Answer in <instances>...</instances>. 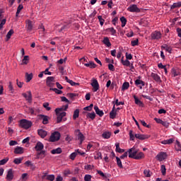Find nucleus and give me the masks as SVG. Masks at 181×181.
<instances>
[{"instance_id": "obj_12", "label": "nucleus", "mask_w": 181, "mask_h": 181, "mask_svg": "<svg viewBox=\"0 0 181 181\" xmlns=\"http://www.w3.org/2000/svg\"><path fill=\"white\" fill-rule=\"evenodd\" d=\"M46 84L48 87H53V86H54V77L48 76L47 78Z\"/></svg>"}, {"instance_id": "obj_31", "label": "nucleus", "mask_w": 181, "mask_h": 181, "mask_svg": "<svg viewBox=\"0 0 181 181\" xmlns=\"http://www.w3.org/2000/svg\"><path fill=\"white\" fill-rule=\"evenodd\" d=\"M173 139H169L168 140H163L161 141L163 145H170V144H173Z\"/></svg>"}, {"instance_id": "obj_29", "label": "nucleus", "mask_w": 181, "mask_h": 181, "mask_svg": "<svg viewBox=\"0 0 181 181\" xmlns=\"http://www.w3.org/2000/svg\"><path fill=\"white\" fill-rule=\"evenodd\" d=\"M94 158L95 159H103V156L101 154V152L100 151H95L94 153Z\"/></svg>"}, {"instance_id": "obj_45", "label": "nucleus", "mask_w": 181, "mask_h": 181, "mask_svg": "<svg viewBox=\"0 0 181 181\" xmlns=\"http://www.w3.org/2000/svg\"><path fill=\"white\" fill-rule=\"evenodd\" d=\"M26 82L29 83L32 78H33V75L32 74H26Z\"/></svg>"}, {"instance_id": "obj_25", "label": "nucleus", "mask_w": 181, "mask_h": 181, "mask_svg": "<svg viewBox=\"0 0 181 181\" xmlns=\"http://www.w3.org/2000/svg\"><path fill=\"white\" fill-rule=\"evenodd\" d=\"M38 135L41 136V138H45V136L47 135V132L43 129H40L38 130Z\"/></svg>"}, {"instance_id": "obj_33", "label": "nucleus", "mask_w": 181, "mask_h": 181, "mask_svg": "<svg viewBox=\"0 0 181 181\" xmlns=\"http://www.w3.org/2000/svg\"><path fill=\"white\" fill-rule=\"evenodd\" d=\"M128 88H129V82H124L122 84V91H125V90H128Z\"/></svg>"}, {"instance_id": "obj_37", "label": "nucleus", "mask_w": 181, "mask_h": 181, "mask_svg": "<svg viewBox=\"0 0 181 181\" xmlns=\"http://www.w3.org/2000/svg\"><path fill=\"white\" fill-rule=\"evenodd\" d=\"M78 115H80V110L78 109H76L74 112L73 119H77V118H78Z\"/></svg>"}, {"instance_id": "obj_49", "label": "nucleus", "mask_w": 181, "mask_h": 181, "mask_svg": "<svg viewBox=\"0 0 181 181\" xmlns=\"http://www.w3.org/2000/svg\"><path fill=\"white\" fill-rule=\"evenodd\" d=\"M98 21H99V22H100V25L101 26H103L104 22H105V20H104L103 18V16H98Z\"/></svg>"}, {"instance_id": "obj_35", "label": "nucleus", "mask_w": 181, "mask_h": 181, "mask_svg": "<svg viewBox=\"0 0 181 181\" xmlns=\"http://www.w3.org/2000/svg\"><path fill=\"white\" fill-rule=\"evenodd\" d=\"M181 6V1H179L177 3H174L171 7L170 9H176V8H180Z\"/></svg>"}, {"instance_id": "obj_42", "label": "nucleus", "mask_w": 181, "mask_h": 181, "mask_svg": "<svg viewBox=\"0 0 181 181\" xmlns=\"http://www.w3.org/2000/svg\"><path fill=\"white\" fill-rule=\"evenodd\" d=\"M144 175L146 177H151V176H152V173H151V170H144Z\"/></svg>"}, {"instance_id": "obj_21", "label": "nucleus", "mask_w": 181, "mask_h": 181, "mask_svg": "<svg viewBox=\"0 0 181 181\" xmlns=\"http://www.w3.org/2000/svg\"><path fill=\"white\" fill-rule=\"evenodd\" d=\"M112 133L111 132H104L102 134L104 139H110L111 138Z\"/></svg>"}, {"instance_id": "obj_60", "label": "nucleus", "mask_w": 181, "mask_h": 181, "mask_svg": "<svg viewBox=\"0 0 181 181\" xmlns=\"http://www.w3.org/2000/svg\"><path fill=\"white\" fill-rule=\"evenodd\" d=\"M85 181H91V175H86L84 177Z\"/></svg>"}, {"instance_id": "obj_51", "label": "nucleus", "mask_w": 181, "mask_h": 181, "mask_svg": "<svg viewBox=\"0 0 181 181\" xmlns=\"http://www.w3.org/2000/svg\"><path fill=\"white\" fill-rule=\"evenodd\" d=\"M49 90L51 91H54V93H56V94H62V93H63V91H62L61 90H59L56 88H51Z\"/></svg>"}, {"instance_id": "obj_10", "label": "nucleus", "mask_w": 181, "mask_h": 181, "mask_svg": "<svg viewBox=\"0 0 181 181\" xmlns=\"http://www.w3.org/2000/svg\"><path fill=\"white\" fill-rule=\"evenodd\" d=\"M166 158H168V154L165 152H160L157 156H156V158L158 159V160H159V162H162L163 160H165V159H166Z\"/></svg>"}, {"instance_id": "obj_24", "label": "nucleus", "mask_w": 181, "mask_h": 181, "mask_svg": "<svg viewBox=\"0 0 181 181\" xmlns=\"http://www.w3.org/2000/svg\"><path fill=\"white\" fill-rule=\"evenodd\" d=\"M121 63L123 64V66H127V67H129V66H131V62H129L128 59L124 60V57H122Z\"/></svg>"}, {"instance_id": "obj_53", "label": "nucleus", "mask_w": 181, "mask_h": 181, "mask_svg": "<svg viewBox=\"0 0 181 181\" xmlns=\"http://www.w3.org/2000/svg\"><path fill=\"white\" fill-rule=\"evenodd\" d=\"M139 43V40H138V39L132 40L131 42V45L133 47L138 46Z\"/></svg>"}, {"instance_id": "obj_64", "label": "nucleus", "mask_w": 181, "mask_h": 181, "mask_svg": "<svg viewBox=\"0 0 181 181\" xmlns=\"http://www.w3.org/2000/svg\"><path fill=\"white\" fill-rule=\"evenodd\" d=\"M55 181H63V177H62L61 175H57Z\"/></svg>"}, {"instance_id": "obj_63", "label": "nucleus", "mask_w": 181, "mask_h": 181, "mask_svg": "<svg viewBox=\"0 0 181 181\" xmlns=\"http://www.w3.org/2000/svg\"><path fill=\"white\" fill-rule=\"evenodd\" d=\"M176 30H177V33L178 37H181V28H177L176 29Z\"/></svg>"}, {"instance_id": "obj_62", "label": "nucleus", "mask_w": 181, "mask_h": 181, "mask_svg": "<svg viewBox=\"0 0 181 181\" xmlns=\"http://www.w3.org/2000/svg\"><path fill=\"white\" fill-rule=\"evenodd\" d=\"M161 125H163V127H165V128H168L169 127V122L165 121V122H162Z\"/></svg>"}, {"instance_id": "obj_41", "label": "nucleus", "mask_w": 181, "mask_h": 181, "mask_svg": "<svg viewBox=\"0 0 181 181\" xmlns=\"http://www.w3.org/2000/svg\"><path fill=\"white\" fill-rule=\"evenodd\" d=\"M107 32H110L113 36L117 35V30L114 28H110L107 29Z\"/></svg>"}, {"instance_id": "obj_44", "label": "nucleus", "mask_w": 181, "mask_h": 181, "mask_svg": "<svg viewBox=\"0 0 181 181\" xmlns=\"http://www.w3.org/2000/svg\"><path fill=\"white\" fill-rule=\"evenodd\" d=\"M171 73H172L173 76H174V77H176V76H179V74H180V73L179 72V70H177L175 69H173L171 70Z\"/></svg>"}, {"instance_id": "obj_54", "label": "nucleus", "mask_w": 181, "mask_h": 181, "mask_svg": "<svg viewBox=\"0 0 181 181\" xmlns=\"http://www.w3.org/2000/svg\"><path fill=\"white\" fill-rule=\"evenodd\" d=\"M63 173L64 176H68V175H71V171L70 170V169L66 168L64 170Z\"/></svg>"}, {"instance_id": "obj_61", "label": "nucleus", "mask_w": 181, "mask_h": 181, "mask_svg": "<svg viewBox=\"0 0 181 181\" xmlns=\"http://www.w3.org/2000/svg\"><path fill=\"white\" fill-rule=\"evenodd\" d=\"M126 59L127 60H132V54H129L128 52H126Z\"/></svg>"}, {"instance_id": "obj_39", "label": "nucleus", "mask_w": 181, "mask_h": 181, "mask_svg": "<svg viewBox=\"0 0 181 181\" xmlns=\"http://www.w3.org/2000/svg\"><path fill=\"white\" fill-rule=\"evenodd\" d=\"M117 164L120 169H122L124 167L122 166V162L121 161V158L119 157H116Z\"/></svg>"}, {"instance_id": "obj_9", "label": "nucleus", "mask_w": 181, "mask_h": 181, "mask_svg": "<svg viewBox=\"0 0 181 181\" xmlns=\"http://www.w3.org/2000/svg\"><path fill=\"white\" fill-rule=\"evenodd\" d=\"M25 28L27 29V32H32V30H33V22L30 20H26Z\"/></svg>"}, {"instance_id": "obj_32", "label": "nucleus", "mask_w": 181, "mask_h": 181, "mask_svg": "<svg viewBox=\"0 0 181 181\" xmlns=\"http://www.w3.org/2000/svg\"><path fill=\"white\" fill-rule=\"evenodd\" d=\"M103 43L107 47H111V42H110V39L108 37H105L103 40Z\"/></svg>"}, {"instance_id": "obj_20", "label": "nucleus", "mask_w": 181, "mask_h": 181, "mask_svg": "<svg viewBox=\"0 0 181 181\" xmlns=\"http://www.w3.org/2000/svg\"><path fill=\"white\" fill-rule=\"evenodd\" d=\"M117 117V111H115V105L113 106L112 111L110 112V118L114 119Z\"/></svg>"}, {"instance_id": "obj_17", "label": "nucleus", "mask_w": 181, "mask_h": 181, "mask_svg": "<svg viewBox=\"0 0 181 181\" xmlns=\"http://www.w3.org/2000/svg\"><path fill=\"white\" fill-rule=\"evenodd\" d=\"M133 98H134V103L136 105H139V107H144V103L141 101L136 95H134Z\"/></svg>"}, {"instance_id": "obj_1", "label": "nucleus", "mask_w": 181, "mask_h": 181, "mask_svg": "<svg viewBox=\"0 0 181 181\" xmlns=\"http://www.w3.org/2000/svg\"><path fill=\"white\" fill-rule=\"evenodd\" d=\"M129 152V158L132 159H136V160H140L141 159H144L145 158V154L142 152H138V150L133 147L128 150Z\"/></svg>"}, {"instance_id": "obj_34", "label": "nucleus", "mask_w": 181, "mask_h": 181, "mask_svg": "<svg viewBox=\"0 0 181 181\" xmlns=\"http://www.w3.org/2000/svg\"><path fill=\"white\" fill-rule=\"evenodd\" d=\"M23 160V157L17 158L14 159L13 163H15L16 165H20V163H22Z\"/></svg>"}, {"instance_id": "obj_16", "label": "nucleus", "mask_w": 181, "mask_h": 181, "mask_svg": "<svg viewBox=\"0 0 181 181\" xmlns=\"http://www.w3.org/2000/svg\"><path fill=\"white\" fill-rule=\"evenodd\" d=\"M23 152H24L23 147L17 146L14 149V153H16L17 155H22V153H23Z\"/></svg>"}, {"instance_id": "obj_19", "label": "nucleus", "mask_w": 181, "mask_h": 181, "mask_svg": "<svg viewBox=\"0 0 181 181\" xmlns=\"http://www.w3.org/2000/svg\"><path fill=\"white\" fill-rule=\"evenodd\" d=\"M94 110H95L97 115H99V117H103L104 115V112H103V110H100V108H98V106L95 105Z\"/></svg>"}, {"instance_id": "obj_27", "label": "nucleus", "mask_w": 181, "mask_h": 181, "mask_svg": "<svg viewBox=\"0 0 181 181\" xmlns=\"http://www.w3.org/2000/svg\"><path fill=\"white\" fill-rule=\"evenodd\" d=\"M62 148H57L55 149H52L51 151V153L52 155H56V154H59V153H62Z\"/></svg>"}, {"instance_id": "obj_47", "label": "nucleus", "mask_w": 181, "mask_h": 181, "mask_svg": "<svg viewBox=\"0 0 181 181\" xmlns=\"http://www.w3.org/2000/svg\"><path fill=\"white\" fill-rule=\"evenodd\" d=\"M13 33H14V31H13V30H12V29H11V30L8 32V33H7V35H6L7 40H9V39L11 38V36H12V35H13Z\"/></svg>"}, {"instance_id": "obj_56", "label": "nucleus", "mask_w": 181, "mask_h": 181, "mask_svg": "<svg viewBox=\"0 0 181 181\" xmlns=\"http://www.w3.org/2000/svg\"><path fill=\"white\" fill-rule=\"evenodd\" d=\"M140 122L141 125H143V127H145L146 128H151V126L149 124H147L144 120H141Z\"/></svg>"}, {"instance_id": "obj_43", "label": "nucleus", "mask_w": 181, "mask_h": 181, "mask_svg": "<svg viewBox=\"0 0 181 181\" xmlns=\"http://www.w3.org/2000/svg\"><path fill=\"white\" fill-rule=\"evenodd\" d=\"M160 170L163 176L166 175V166L165 165H161Z\"/></svg>"}, {"instance_id": "obj_50", "label": "nucleus", "mask_w": 181, "mask_h": 181, "mask_svg": "<svg viewBox=\"0 0 181 181\" xmlns=\"http://www.w3.org/2000/svg\"><path fill=\"white\" fill-rule=\"evenodd\" d=\"M9 160V158H5L0 160V166H2V165H5Z\"/></svg>"}, {"instance_id": "obj_11", "label": "nucleus", "mask_w": 181, "mask_h": 181, "mask_svg": "<svg viewBox=\"0 0 181 181\" xmlns=\"http://www.w3.org/2000/svg\"><path fill=\"white\" fill-rule=\"evenodd\" d=\"M162 37V34L159 31H154L151 33V39L153 40H158Z\"/></svg>"}, {"instance_id": "obj_6", "label": "nucleus", "mask_w": 181, "mask_h": 181, "mask_svg": "<svg viewBox=\"0 0 181 181\" xmlns=\"http://www.w3.org/2000/svg\"><path fill=\"white\" fill-rule=\"evenodd\" d=\"M14 173L15 171H13V170L12 168H10L7 170V175L6 176V179L8 181H11L13 180V177H14Z\"/></svg>"}, {"instance_id": "obj_7", "label": "nucleus", "mask_w": 181, "mask_h": 181, "mask_svg": "<svg viewBox=\"0 0 181 181\" xmlns=\"http://www.w3.org/2000/svg\"><path fill=\"white\" fill-rule=\"evenodd\" d=\"M127 11H129V12H136V13H139V12H141V9L138 8V6H136V4L130 5L128 7Z\"/></svg>"}, {"instance_id": "obj_48", "label": "nucleus", "mask_w": 181, "mask_h": 181, "mask_svg": "<svg viewBox=\"0 0 181 181\" xmlns=\"http://www.w3.org/2000/svg\"><path fill=\"white\" fill-rule=\"evenodd\" d=\"M42 124H46L49 123V119L47 118V116L42 115Z\"/></svg>"}, {"instance_id": "obj_30", "label": "nucleus", "mask_w": 181, "mask_h": 181, "mask_svg": "<svg viewBox=\"0 0 181 181\" xmlns=\"http://www.w3.org/2000/svg\"><path fill=\"white\" fill-rule=\"evenodd\" d=\"M78 140L80 141L81 144H83V141H84V135L80 132V130H78Z\"/></svg>"}, {"instance_id": "obj_3", "label": "nucleus", "mask_w": 181, "mask_h": 181, "mask_svg": "<svg viewBox=\"0 0 181 181\" xmlns=\"http://www.w3.org/2000/svg\"><path fill=\"white\" fill-rule=\"evenodd\" d=\"M20 127L24 129H29L32 127V122L23 119L20 121Z\"/></svg>"}, {"instance_id": "obj_5", "label": "nucleus", "mask_w": 181, "mask_h": 181, "mask_svg": "<svg viewBox=\"0 0 181 181\" xmlns=\"http://www.w3.org/2000/svg\"><path fill=\"white\" fill-rule=\"evenodd\" d=\"M60 133L59 132H53L49 137V142H56L60 139Z\"/></svg>"}, {"instance_id": "obj_38", "label": "nucleus", "mask_w": 181, "mask_h": 181, "mask_svg": "<svg viewBox=\"0 0 181 181\" xmlns=\"http://www.w3.org/2000/svg\"><path fill=\"white\" fill-rule=\"evenodd\" d=\"M120 21L122 23V28H125V25H127V18L125 17L122 16L120 18Z\"/></svg>"}, {"instance_id": "obj_18", "label": "nucleus", "mask_w": 181, "mask_h": 181, "mask_svg": "<svg viewBox=\"0 0 181 181\" xmlns=\"http://www.w3.org/2000/svg\"><path fill=\"white\" fill-rule=\"evenodd\" d=\"M35 151H37V152L42 151V149H43L45 148V146L42 144V142L38 141L35 146Z\"/></svg>"}, {"instance_id": "obj_36", "label": "nucleus", "mask_w": 181, "mask_h": 181, "mask_svg": "<svg viewBox=\"0 0 181 181\" xmlns=\"http://www.w3.org/2000/svg\"><path fill=\"white\" fill-rule=\"evenodd\" d=\"M28 63H29V56L25 55L24 56V58L22 60L21 64H28Z\"/></svg>"}, {"instance_id": "obj_46", "label": "nucleus", "mask_w": 181, "mask_h": 181, "mask_svg": "<svg viewBox=\"0 0 181 181\" xmlns=\"http://www.w3.org/2000/svg\"><path fill=\"white\" fill-rule=\"evenodd\" d=\"M161 47L163 49H165V50H166V52H168V53H170L172 52V48L170 47V46L165 45L164 46H162Z\"/></svg>"}, {"instance_id": "obj_22", "label": "nucleus", "mask_w": 181, "mask_h": 181, "mask_svg": "<svg viewBox=\"0 0 181 181\" xmlns=\"http://www.w3.org/2000/svg\"><path fill=\"white\" fill-rule=\"evenodd\" d=\"M46 156V151H41L40 153H37V159H43Z\"/></svg>"}, {"instance_id": "obj_14", "label": "nucleus", "mask_w": 181, "mask_h": 181, "mask_svg": "<svg viewBox=\"0 0 181 181\" xmlns=\"http://www.w3.org/2000/svg\"><path fill=\"white\" fill-rule=\"evenodd\" d=\"M151 77H152V78L153 80H155L156 81V83H162V80L160 79V76H159V75H158V74L151 73Z\"/></svg>"}, {"instance_id": "obj_40", "label": "nucleus", "mask_w": 181, "mask_h": 181, "mask_svg": "<svg viewBox=\"0 0 181 181\" xmlns=\"http://www.w3.org/2000/svg\"><path fill=\"white\" fill-rule=\"evenodd\" d=\"M8 91L11 94H13V93H15V89L13 88V86H12V82L8 83Z\"/></svg>"}, {"instance_id": "obj_26", "label": "nucleus", "mask_w": 181, "mask_h": 181, "mask_svg": "<svg viewBox=\"0 0 181 181\" xmlns=\"http://www.w3.org/2000/svg\"><path fill=\"white\" fill-rule=\"evenodd\" d=\"M116 146V152H118V153H124V152H125L124 149H122L121 148H119V143H117L115 144Z\"/></svg>"}, {"instance_id": "obj_23", "label": "nucleus", "mask_w": 181, "mask_h": 181, "mask_svg": "<svg viewBox=\"0 0 181 181\" xmlns=\"http://www.w3.org/2000/svg\"><path fill=\"white\" fill-rule=\"evenodd\" d=\"M65 80L67 83H69V84H71V86H80V83H76L74 81H73L72 80L69 79V77L65 76Z\"/></svg>"}, {"instance_id": "obj_8", "label": "nucleus", "mask_w": 181, "mask_h": 181, "mask_svg": "<svg viewBox=\"0 0 181 181\" xmlns=\"http://www.w3.org/2000/svg\"><path fill=\"white\" fill-rule=\"evenodd\" d=\"M23 97L25 98L28 103H32V92L30 90L27 91L26 93H22Z\"/></svg>"}, {"instance_id": "obj_55", "label": "nucleus", "mask_w": 181, "mask_h": 181, "mask_svg": "<svg viewBox=\"0 0 181 181\" xmlns=\"http://www.w3.org/2000/svg\"><path fill=\"white\" fill-rule=\"evenodd\" d=\"M47 180H50V181L54 180V175H47Z\"/></svg>"}, {"instance_id": "obj_52", "label": "nucleus", "mask_w": 181, "mask_h": 181, "mask_svg": "<svg viewBox=\"0 0 181 181\" xmlns=\"http://www.w3.org/2000/svg\"><path fill=\"white\" fill-rule=\"evenodd\" d=\"M76 156H77V152L75 151V152L70 154L69 158L71 160H74V159H76Z\"/></svg>"}, {"instance_id": "obj_4", "label": "nucleus", "mask_w": 181, "mask_h": 181, "mask_svg": "<svg viewBox=\"0 0 181 181\" xmlns=\"http://www.w3.org/2000/svg\"><path fill=\"white\" fill-rule=\"evenodd\" d=\"M91 87L93 93H97L100 90V83H98V81L95 78H92Z\"/></svg>"}, {"instance_id": "obj_57", "label": "nucleus", "mask_w": 181, "mask_h": 181, "mask_svg": "<svg viewBox=\"0 0 181 181\" xmlns=\"http://www.w3.org/2000/svg\"><path fill=\"white\" fill-rule=\"evenodd\" d=\"M43 107L47 110V111H50L51 108L49 107V103H43Z\"/></svg>"}, {"instance_id": "obj_28", "label": "nucleus", "mask_w": 181, "mask_h": 181, "mask_svg": "<svg viewBox=\"0 0 181 181\" xmlns=\"http://www.w3.org/2000/svg\"><path fill=\"white\" fill-rule=\"evenodd\" d=\"M134 136L135 138H136L137 139H140L141 141H144V139H146V138H148L145 135L140 134H136Z\"/></svg>"}, {"instance_id": "obj_58", "label": "nucleus", "mask_w": 181, "mask_h": 181, "mask_svg": "<svg viewBox=\"0 0 181 181\" xmlns=\"http://www.w3.org/2000/svg\"><path fill=\"white\" fill-rule=\"evenodd\" d=\"M100 146V144L98 143H93L91 144V148H93V149H97Z\"/></svg>"}, {"instance_id": "obj_15", "label": "nucleus", "mask_w": 181, "mask_h": 181, "mask_svg": "<svg viewBox=\"0 0 181 181\" xmlns=\"http://www.w3.org/2000/svg\"><path fill=\"white\" fill-rule=\"evenodd\" d=\"M84 113L86 114L87 118H91V113L88 112V111H91V105H88V107H85L83 108Z\"/></svg>"}, {"instance_id": "obj_13", "label": "nucleus", "mask_w": 181, "mask_h": 181, "mask_svg": "<svg viewBox=\"0 0 181 181\" xmlns=\"http://www.w3.org/2000/svg\"><path fill=\"white\" fill-rule=\"evenodd\" d=\"M134 84L135 86H136L137 87H139V88L140 90H142L143 87H145V82L141 79H136L134 81Z\"/></svg>"}, {"instance_id": "obj_2", "label": "nucleus", "mask_w": 181, "mask_h": 181, "mask_svg": "<svg viewBox=\"0 0 181 181\" xmlns=\"http://www.w3.org/2000/svg\"><path fill=\"white\" fill-rule=\"evenodd\" d=\"M55 113L57 115V122L59 124L63 120V117H66V112H63V108H56Z\"/></svg>"}, {"instance_id": "obj_59", "label": "nucleus", "mask_w": 181, "mask_h": 181, "mask_svg": "<svg viewBox=\"0 0 181 181\" xmlns=\"http://www.w3.org/2000/svg\"><path fill=\"white\" fill-rule=\"evenodd\" d=\"M22 180H28V173H23L21 175Z\"/></svg>"}]
</instances>
